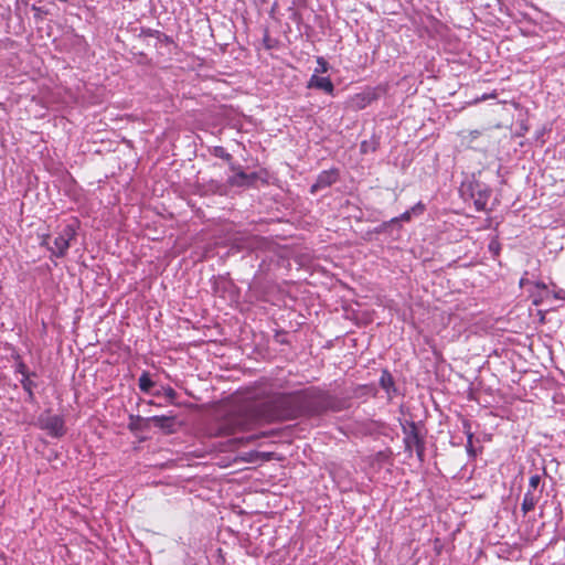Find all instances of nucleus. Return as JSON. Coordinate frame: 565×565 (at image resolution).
<instances>
[{"instance_id": "nucleus-21", "label": "nucleus", "mask_w": 565, "mask_h": 565, "mask_svg": "<svg viewBox=\"0 0 565 565\" xmlns=\"http://www.w3.org/2000/svg\"><path fill=\"white\" fill-rule=\"evenodd\" d=\"M214 153L216 157L222 158L226 161L232 160V156L228 152H226V150L223 147H216Z\"/></svg>"}, {"instance_id": "nucleus-14", "label": "nucleus", "mask_w": 565, "mask_h": 565, "mask_svg": "<svg viewBox=\"0 0 565 565\" xmlns=\"http://www.w3.org/2000/svg\"><path fill=\"white\" fill-rule=\"evenodd\" d=\"M140 36L154 38L157 40V43L160 45H169L173 42L171 36L167 35L166 33L159 30H153L150 28H142L140 31Z\"/></svg>"}, {"instance_id": "nucleus-7", "label": "nucleus", "mask_w": 565, "mask_h": 565, "mask_svg": "<svg viewBox=\"0 0 565 565\" xmlns=\"http://www.w3.org/2000/svg\"><path fill=\"white\" fill-rule=\"evenodd\" d=\"M38 423L41 429L45 430L49 436L54 438L64 436L66 431L64 418L60 415L44 413L40 415Z\"/></svg>"}, {"instance_id": "nucleus-5", "label": "nucleus", "mask_w": 565, "mask_h": 565, "mask_svg": "<svg viewBox=\"0 0 565 565\" xmlns=\"http://www.w3.org/2000/svg\"><path fill=\"white\" fill-rule=\"evenodd\" d=\"M270 406L276 419L292 420L301 417L298 391L274 396L270 402Z\"/></svg>"}, {"instance_id": "nucleus-29", "label": "nucleus", "mask_w": 565, "mask_h": 565, "mask_svg": "<svg viewBox=\"0 0 565 565\" xmlns=\"http://www.w3.org/2000/svg\"><path fill=\"white\" fill-rule=\"evenodd\" d=\"M554 297H555L556 299H562V298H563V296L561 295V292L555 294V295H554Z\"/></svg>"}, {"instance_id": "nucleus-15", "label": "nucleus", "mask_w": 565, "mask_h": 565, "mask_svg": "<svg viewBox=\"0 0 565 565\" xmlns=\"http://www.w3.org/2000/svg\"><path fill=\"white\" fill-rule=\"evenodd\" d=\"M533 303L539 306L545 298L550 296V290L544 282L537 281L534 284V290H531Z\"/></svg>"}, {"instance_id": "nucleus-26", "label": "nucleus", "mask_w": 565, "mask_h": 565, "mask_svg": "<svg viewBox=\"0 0 565 565\" xmlns=\"http://www.w3.org/2000/svg\"><path fill=\"white\" fill-rule=\"evenodd\" d=\"M15 371L18 373H20L22 375V377L26 376V375H31L29 370H28V367H26V365L24 363H22V362L17 365Z\"/></svg>"}, {"instance_id": "nucleus-24", "label": "nucleus", "mask_w": 565, "mask_h": 565, "mask_svg": "<svg viewBox=\"0 0 565 565\" xmlns=\"http://www.w3.org/2000/svg\"><path fill=\"white\" fill-rule=\"evenodd\" d=\"M412 212L408 210V211H405L404 213H402L398 217H394L391 220L392 223H395V222H398V221H403V222H408L412 217Z\"/></svg>"}, {"instance_id": "nucleus-25", "label": "nucleus", "mask_w": 565, "mask_h": 565, "mask_svg": "<svg viewBox=\"0 0 565 565\" xmlns=\"http://www.w3.org/2000/svg\"><path fill=\"white\" fill-rule=\"evenodd\" d=\"M317 62L319 67L316 68L315 74H318L319 72H327L328 63L323 60V57H318Z\"/></svg>"}, {"instance_id": "nucleus-22", "label": "nucleus", "mask_w": 565, "mask_h": 565, "mask_svg": "<svg viewBox=\"0 0 565 565\" xmlns=\"http://www.w3.org/2000/svg\"><path fill=\"white\" fill-rule=\"evenodd\" d=\"M481 135L480 130H470L467 132V136H462L463 140H467L468 143L477 139Z\"/></svg>"}, {"instance_id": "nucleus-19", "label": "nucleus", "mask_w": 565, "mask_h": 565, "mask_svg": "<svg viewBox=\"0 0 565 565\" xmlns=\"http://www.w3.org/2000/svg\"><path fill=\"white\" fill-rule=\"evenodd\" d=\"M22 388L28 393L29 398L33 399V388L36 386V384L30 379V375L23 376L20 381Z\"/></svg>"}, {"instance_id": "nucleus-12", "label": "nucleus", "mask_w": 565, "mask_h": 565, "mask_svg": "<svg viewBox=\"0 0 565 565\" xmlns=\"http://www.w3.org/2000/svg\"><path fill=\"white\" fill-rule=\"evenodd\" d=\"M307 87L323 90L324 93H327L329 95L334 94V85L331 82V79L329 77L318 76V74H313L310 77V79L307 84Z\"/></svg>"}, {"instance_id": "nucleus-3", "label": "nucleus", "mask_w": 565, "mask_h": 565, "mask_svg": "<svg viewBox=\"0 0 565 565\" xmlns=\"http://www.w3.org/2000/svg\"><path fill=\"white\" fill-rule=\"evenodd\" d=\"M401 427L404 435L403 444L405 452L412 457L415 451L418 460L423 462L426 451V435L422 430L419 423L414 420H404L401 422Z\"/></svg>"}, {"instance_id": "nucleus-6", "label": "nucleus", "mask_w": 565, "mask_h": 565, "mask_svg": "<svg viewBox=\"0 0 565 565\" xmlns=\"http://www.w3.org/2000/svg\"><path fill=\"white\" fill-rule=\"evenodd\" d=\"M385 92L386 87L384 85L366 87L364 90L351 95L345 102V107L353 111L362 110L379 99Z\"/></svg>"}, {"instance_id": "nucleus-9", "label": "nucleus", "mask_w": 565, "mask_h": 565, "mask_svg": "<svg viewBox=\"0 0 565 565\" xmlns=\"http://www.w3.org/2000/svg\"><path fill=\"white\" fill-rule=\"evenodd\" d=\"M470 198L473 200V204L477 211H484L488 205V201L491 196V189L478 181L470 182L467 185Z\"/></svg>"}, {"instance_id": "nucleus-1", "label": "nucleus", "mask_w": 565, "mask_h": 565, "mask_svg": "<svg viewBox=\"0 0 565 565\" xmlns=\"http://www.w3.org/2000/svg\"><path fill=\"white\" fill-rule=\"evenodd\" d=\"M256 422V415L247 409L233 411L216 420V423L209 428V434L213 437L232 436L238 431L252 429Z\"/></svg>"}, {"instance_id": "nucleus-13", "label": "nucleus", "mask_w": 565, "mask_h": 565, "mask_svg": "<svg viewBox=\"0 0 565 565\" xmlns=\"http://www.w3.org/2000/svg\"><path fill=\"white\" fill-rule=\"evenodd\" d=\"M380 386L385 391L387 398L392 399L397 395V387L395 385L392 374L387 370H383L380 377Z\"/></svg>"}, {"instance_id": "nucleus-20", "label": "nucleus", "mask_w": 565, "mask_h": 565, "mask_svg": "<svg viewBox=\"0 0 565 565\" xmlns=\"http://www.w3.org/2000/svg\"><path fill=\"white\" fill-rule=\"evenodd\" d=\"M154 396L164 395L171 403L177 398V392L171 386H162L160 391L153 393Z\"/></svg>"}, {"instance_id": "nucleus-31", "label": "nucleus", "mask_w": 565, "mask_h": 565, "mask_svg": "<svg viewBox=\"0 0 565 565\" xmlns=\"http://www.w3.org/2000/svg\"><path fill=\"white\" fill-rule=\"evenodd\" d=\"M524 284H525V279H524V278H522V279L520 280V285H521V286H524Z\"/></svg>"}, {"instance_id": "nucleus-2", "label": "nucleus", "mask_w": 565, "mask_h": 565, "mask_svg": "<svg viewBox=\"0 0 565 565\" xmlns=\"http://www.w3.org/2000/svg\"><path fill=\"white\" fill-rule=\"evenodd\" d=\"M300 399V416L312 417L332 409L333 397L315 386L298 391Z\"/></svg>"}, {"instance_id": "nucleus-8", "label": "nucleus", "mask_w": 565, "mask_h": 565, "mask_svg": "<svg viewBox=\"0 0 565 565\" xmlns=\"http://www.w3.org/2000/svg\"><path fill=\"white\" fill-rule=\"evenodd\" d=\"M541 483V476L540 475H533L530 477L529 480V488L523 497V501L521 504V510L523 514L529 513L530 511L534 510L536 503L539 502L541 498L542 490H537L539 486Z\"/></svg>"}, {"instance_id": "nucleus-23", "label": "nucleus", "mask_w": 565, "mask_h": 565, "mask_svg": "<svg viewBox=\"0 0 565 565\" xmlns=\"http://www.w3.org/2000/svg\"><path fill=\"white\" fill-rule=\"evenodd\" d=\"M375 150V146L373 142L371 141H362L361 142V152L362 153H367L369 151H374Z\"/></svg>"}, {"instance_id": "nucleus-27", "label": "nucleus", "mask_w": 565, "mask_h": 565, "mask_svg": "<svg viewBox=\"0 0 565 565\" xmlns=\"http://www.w3.org/2000/svg\"><path fill=\"white\" fill-rule=\"evenodd\" d=\"M424 205L418 202L416 205H414L409 211L413 213V214H420L424 212Z\"/></svg>"}, {"instance_id": "nucleus-11", "label": "nucleus", "mask_w": 565, "mask_h": 565, "mask_svg": "<svg viewBox=\"0 0 565 565\" xmlns=\"http://www.w3.org/2000/svg\"><path fill=\"white\" fill-rule=\"evenodd\" d=\"M339 179L337 170H324L319 173L316 182L311 185L310 192L316 194L318 191L329 188L334 184Z\"/></svg>"}, {"instance_id": "nucleus-17", "label": "nucleus", "mask_w": 565, "mask_h": 565, "mask_svg": "<svg viewBox=\"0 0 565 565\" xmlns=\"http://www.w3.org/2000/svg\"><path fill=\"white\" fill-rule=\"evenodd\" d=\"M150 420L152 422V424L156 427L164 429V430H170L171 427L173 426V418L163 416V415L162 416H152L150 418Z\"/></svg>"}, {"instance_id": "nucleus-30", "label": "nucleus", "mask_w": 565, "mask_h": 565, "mask_svg": "<svg viewBox=\"0 0 565 565\" xmlns=\"http://www.w3.org/2000/svg\"><path fill=\"white\" fill-rule=\"evenodd\" d=\"M18 2H21L23 4H28V1L26 0H17Z\"/></svg>"}, {"instance_id": "nucleus-18", "label": "nucleus", "mask_w": 565, "mask_h": 565, "mask_svg": "<svg viewBox=\"0 0 565 565\" xmlns=\"http://www.w3.org/2000/svg\"><path fill=\"white\" fill-rule=\"evenodd\" d=\"M138 386L142 393L148 394L150 390L154 386V382L150 379V374L145 371L140 375L138 380Z\"/></svg>"}, {"instance_id": "nucleus-4", "label": "nucleus", "mask_w": 565, "mask_h": 565, "mask_svg": "<svg viewBox=\"0 0 565 565\" xmlns=\"http://www.w3.org/2000/svg\"><path fill=\"white\" fill-rule=\"evenodd\" d=\"M78 230V221L74 220L64 225L57 235L51 239L50 235L42 237L41 245L45 246L53 256L64 257L67 254L71 242L76 237Z\"/></svg>"}, {"instance_id": "nucleus-28", "label": "nucleus", "mask_w": 565, "mask_h": 565, "mask_svg": "<svg viewBox=\"0 0 565 565\" xmlns=\"http://www.w3.org/2000/svg\"><path fill=\"white\" fill-rule=\"evenodd\" d=\"M32 11H34L36 14H40L42 12L41 8L36 7L35 4L32 6Z\"/></svg>"}, {"instance_id": "nucleus-10", "label": "nucleus", "mask_w": 565, "mask_h": 565, "mask_svg": "<svg viewBox=\"0 0 565 565\" xmlns=\"http://www.w3.org/2000/svg\"><path fill=\"white\" fill-rule=\"evenodd\" d=\"M231 170L234 172V174L227 180L231 186H252L258 179V174L256 172L246 173L239 166L231 164Z\"/></svg>"}, {"instance_id": "nucleus-16", "label": "nucleus", "mask_w": 565, "mask_h": 565, "mask_svg": "<svg viewBox=\"0 0 565 565\" xmlns=\"http://www.w3.org/2000/svg\"><path fill=\"white\" fill-rule=\"evenodd\" d=\"M462 427H463V431L467 436L466 450H467L469 457H476L477 454H476V449L472 444L473 433L471 431V425L468 420H463Z\"/></svg>"}]
</instances>
